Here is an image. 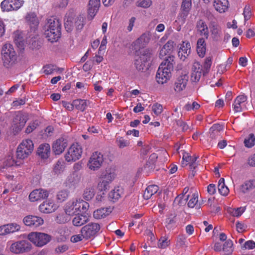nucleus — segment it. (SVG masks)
Segmentation results:
<instances>
[{
	"mask_svg": "<svg viewBox=\"0 0 255 255\" xmlns=\"http://www.w3.org/2000/svg\"><path fill=\"white\" fill-rule=\"evenodd\" d=\"M152 59V53L149 49H145L140 56L136 59L135 65L136 69L141 72L147 71L150 66Z\"/></svg>",
	"mask_w": 255,
	"mask_h": 255,
	"instance_id": "39448f33",
	"label": "nucleus"
},
{
	"mask_svg": "<svg viewBox=\"0 0 255 255\" xmlns=\"http://www.w3.org/2000/svg\"><path fill=\"white\" fill-rule=\"evenodd\" d=\"M95 194V189L93 187L87 188L84 192L83 198L84 199L89 201L94 196Z\"/></svg>",
	"mask_w": 255,
	"mask_h": 255,
	"instance_id": "3c124183",
	"label": "nucleus"
},
{
	"mask_svg": "<svg viewBox=\"0 0 255 255\" xmlns=\"http://www.w3.org/2000/svg\"><path fill=\"white\" fill-rule=\"evenodd\" d=\"M1 55L3 65L5 68H10L16 64L17 55L11 44L6 43L2 46Z\"/></svg>",
	"mask_w": 255,
	"mask_h": 255,
	"instance_id": "7ed1b4c3",
	"label": "nucleus"
},
{
	"mask_svg": "<svg viewBox=\"0 0 255 255\" xmlns=\"http://www.w3.org/2000/svg\"><path fill=\"white\" fill-rule=\"evenodd\" d=\"M233 243L231 240H228L224 244L223 246V251L226 252H229L230 254L233 251Z\"/></svg>",
	"mask_w": 255,
	"mask_h": 255,
	"instance_id": "13d9d810",
	"label": "nucleus"
},
{
	"mask_svg": "<svg viewBox=\"0 0 255 255\" xmlns=\"http://www.w3.org/2000/svg\"><path fill=\"white\" fill-rule=\"evenodd\" d=\"M137 3L138 6L146 8L151 5L152 1L151 0H139Z\"/></svg>",
	"mask_w": 255,
	"mask_h": 255,
	"instance_id": "052dcab7",
	"label": "nucleus"
},
{
	"mask_svg": "<svg viewBox=\"0 0 255 255\" xmlns=\"http://www.w3.org/2000/svg\"><path fill=\"white\" fill-rule=\"evenodd\" d=\"M100 0H90L88 4V18L92 19L98 12Z\"/></svg>",
	"mask_w": 255,
	"mask_h": 255,
	"instance_id": "5701e85b",
	"label": "nucleus"
},
{
	"mask_svg": "<svg viewBox=\"0 0 255 255\" xmlns=\"http://www.w3.org/2000/svg\"><path fill=\"white\" fill-rule=\"evenodd\" d=\"M197 52L200 57L204 56L206 52V44L203 38H199L197 42Z\"/></svg>",
	"mask_w": 255,
	"mask_h": 255,
	"instance_id": "c9c22d12",
	"label": "nucleus"
},
{
	"mask_svg": "<svg viewBox=\"0 0 255 255\" xmlns=\"http://www.w3.org/2000/svg\"><path fill=\"white\" fill-rule=\"evenodd\" d=\"M243 14L245 21H247L251 18L252 12L251 7L249 6H246L245 7Z\"/></svg>",
	"mask_w": 255,
	"mask_h": 255,
	"instance_id": "0e129e2a",
	"label": "nucleus"
},
{
	"mask_svg": "<svg viewBox=\"0 0 255 255\" xmlns=\"http://www.w3.org/2000/svg\"><path fill=\"white\" fill-rule=\"evenodd\" d=\"M28 239L36 246L42 247L52 240V236L41 232H31L28 235Z\"/></svg>",
	"mask_w": 255,
	"mask_h": 255,
	"instance_id": "423d86ee",
	"label": "nucleus"
},
{
	"mask_svg": "<svg viewBox=\"0 0 255 255\" xmlns=\"http://www.w3.org/2000/svg\"><path fill=\"white\" fill-rule=\"evenodd\" d=\"M189 198V195L184 196L183 194H180L176 197L174 200V203L177 204L180 206L185 205L187 202V200Z\"/></svg>",
	"mask_w": 255,
	"mask_h": 255,
	"instance_id": "5fc2aeb1",
	"label": "nucleus"
},
{
	"mask_svg": "<svg viewBox=\"0 0 255 255\" xmlns=\"http://www.w3.org/2000/svg\"><path fill=\"white\" fill-rule=\"evenodd\" d=\"M203 73L202 65L198 62L194 63L191 74V80L193 82L199 81Z\"/></svg>",
	"mask_w": 255,
	"mask_h": 255,
	"instance_id": "2eb2a0df",
	"label": "nucleus"
},
{
	"mask_svg": "<svg viewBox=\"0 0 255 255\" xmlns=\"http://www.w3.org/2000/svg\"><path fill=\"white\" fill-rule=\"evenodd\" d=\"M211 36L215 41H220L222 37L221 27L215 23H212L210 26Z\"/></svg>",
	"mask_w": 255,
	"mask_h": 255,
	"instance_id": "412c9836",
	"label": "nucleus"
},
{
	"mask_svg": "<svg viewBox=\"0 0 255 255\" xmlns=\"http://www.w3.org/2000/svg\"><path fill=\"white\" fill-rule=\"evenodd\" d=\"M64 26L68 32H71L75 26L74 20V13L72 12H69L65 15L64 18Z\"/></svg>",
	"mask_w": 255,
	"mask_h": 255,
	"instance_id": "bb28decb",
	"label": "nucleus"
},
{
	"mask_svg": "<svg viewBox=\"0 0 255 255\" xmlns=\"http://www.w3.org/2000/svg\"><path fill=\"white\" fill-rule=\"evenodd\" d=\"M191 52L190 44L188 42H183L178 51V56L181 60L184 61Z\"/></svg>",
	"mask_w": 255,
	"mask_h": 255,
	"instance_id": "b1692460",
	"label": "nucleus"
},
{
	"mask_svg": "<svg viewBox=\"0 0 255 255\" xmlns=\"http://www.w3.org/2000/svg\"><path fill=\"white\" fill-rule=\"evenodd\" d=\"M247 97L245 95H239L236 97L233 104L234 111L235 112H241L247 109L246 102Z\"/></svg>",
	"mask_w": 255,
	"mask_h": 255,
	"instance_id": "f8f14e48",
	"label": "nucleus"
},
{
	"mask_svg": "<svg viewBox=\"0 0 255 255\" xmlns=\"http://www.w3.org/2000/svg\"><path fill=\"white\" fill-rule=\"evenodd\" d=\"M192 5L191 0H182L181 8L184 16H186L191 8Z\"/></svg>",
	"mask_w": 255,
	"mask_h": 255,
	"instance_id": "de8ad7c7",
	"label": "nucleus"
},
{
	"mask_svg": "<svg viewBox=\"0 0 255 255\" xmlns=\"http://www.w3.org/2000/svg\"><path fill=\"white\" fill-rule=\"evenodd\" d=\"M69 191L66 189H63L59 191L56 195L57 202L61 203L65 201L69 195Z\"/></svg>",
	"mask_w": 255,
	"mask_h": 255,
	"instance_id": "a18cd8bd",
	"label": "nucleus"
},
{
	"mask_svg": "<svg viewBox=\"0 0 255 255\" xmlns=\"http://www.w3.org/2000/svg\"><path fill=\"white\" fill-rule=\"evenodd\" d=\"M116 142L118 147L120 148H124L127 145V140L123 137L118 136Z\"/></svg>",
	"mask_w": 255,
	"mask_h": 255,
	"instance_id": "e2e57ef3",
	"label": "nucleus"
},
{
	"mask_svg": "<svg viewBox=\"0 0 255 255\" xmlns=\"http://www.w3.org/2000/svg\"><path fill=\"white\" fill-rule=\"evenodd\" d=\"M14 164L16 166L19 165V164L17 163V161H15L12 157H9L3 161L2 165L0 166V169L1 170H2L4 169H7L8 167H11Z\"/></svg>",
	"mask_w": 255,
	"mask_h": 255,
	"instance_id": "09e8293b",
	"label": "nucleus"
},
{
	"mask_svg": "<svg viewBox=\"0 0 255 255\" xmlns=\"http://www.w3.org/2000/svg\"><path fill=\"white\" fill-rule=\"evenodd\" d=\"M149 32L143 33L135 42V49H138L144 47L149 43L150 39Z\"/></svg>",
	"mask_w": 255,
	"mask_h": 255,
	"instance_id": "aec40b11",
	"label": "nucleus"
},
{
	"mask_svg": "<svg viewBox=\"0 0 255 255\" xmlns=\"http://www.w3.org/2000/svg\"><path fill=\"white\" fill-rule=\"evenodd\" d=\"M44 73L46 75L52 74L55 71L60 70L62 72L63 70L62 68L57 69L56 66L54 65L47 64L43 67Z\"/></svg>",
	"mask_w": 255,
	"mask_h": 255,
	"instance_id": "603ef678",
	"label": "nucleus"
},
{
	"mask_svg": "<svg viewBox=\"0 0 255 255\" xmlns=\"http://www.w3.org/2000/svg\"><path fill=\"white\" fill-rule=\"evenodd\" d=\"M243 247L245 249L252 250L255 248V242L252 240L246 242Z\"/></svg>",
	"mask_w": 255,
	"mask_h": 255,
	"instance_id": "774afa93",
	"label": "nucleus"
},
{
	"mask_svg": "<svg viewBox=\"0 0 255 255\" xmlns=\"http://www.w3.org/2000/svg\"><path fill=\"white\" fill-rule=\"evenodd\" d=\"M100 228L99 224L91 223L82 228L81 233L82 234L84 239L88 240L96 236Z\"/></svg>",
	"mask_w": 255,
	"mask_h": 255,
	"instance_id": "1a4fd4ad",
	"label": "nucleus"
},
{
	"mask_svg": "<svg viewBox=\"0 0 255 255\" xmlns=\"http://www.w3.org/2000/svg\"><path fill=\"white\" fill-rule=\"evenodd\" d=\"M12 10H17L23 5V0H9Z\"/></svg>",
	"mask_w": 255,
	"mask_h": 255,
	"instance_id": "6e6d98bb",
	"label": "nucleus"
},
{
	"mask_svg": "<svg viewBox=\"0 0 255 255\" xmlns=\"http://www.w3.org/2000/svg\"><path fill=\"white\" fill-rule=\"evenodd\" d=\"M28 120L27 114L21 112H18L13 120V123L16 126V128L21 130L24 126Z\"/></svg>",
	"mask_w": 255,
	"mask_h": 255,
	"instance_id": "6ab92c4d",
	"label": "nucleus"
},
{
	"mask_svg": "<svg viewBox=\"0 0 255 255\" xmlns=\"http://www.w3.org/2000/svg\"><path fill=\"white\" fill-rule=\"evenodd\" d=\"M77 203V200L70 201L66 204L64 210L66 215L72 216L79 214L80 205Z\"/></svg>",
	"mask_w": 255,
	"mask_h": 255,
	"instance_id": "4468645a",
	"label": "nucleus"
},
{
	"mask_svg": "<svg viewBox=\"0 0 255 255\" xmlns=\"http://www.w3.org/2000/svg\"><path fill=\"white\" fill-rule=\"evenodd\" d=\"M175 63L174 57L169 56L160 64L156 74V80L158 84H163L169 80Z\"/></svg>",
	"mask_w": 255,
	"mask_h": 255,
	"instance_id": "f257e3e1",
	"label": "nucleus"
},
{
	"mask_svg": "<svg viewBox=\"0 0 255 255\" xmlns=\"http://www.w3.org/2000/svg\"><path fill=\"white\" fill-rule=\"evenodd\" d=\"M246 207H241L237 208L230 209L228 212L233 216L239 217L245 211Z\"/></svg>",
	"mask_w": 255,
	"mask_h": 255,
	"instance_id": "8fccbe9b",
	"label": "nucleus"
},
{
	"mask_svg": "<svg viewBox=\"0 0 255 255\" xmlns=\"http://www.w3.org/2000/svg\"><path fill=\"white\" fill-rule=\"evenodd\" d=\"M64 162L62 160H59L54 165L53 171L55 174L61 173L64 169Z\"/></svg>",
	"mask_w": 255,
	"mask_h": 255,
	"instance_id": "864d4df0",
	"label": "nucleus"
},
{
	"mask_svg": "<svg viewBox=\"0 0 255 255\" xmlns=\"http://www.w3.org/2000/svg\"><path fill=\"white\" fill-rule=\"evenodd\" d=\"M122 193L123 191L120 189V187H118L117 189H115L109 193V198L110 200L114 202L121 197Z\"/></svg>",
	"mask_w": 255,
	"mask_h": 255,
	"instance_id": "37998d69",
	"label": "nucleus"
},
{
	"mask_svg": "<svg viewBox=\"0 0 255 255\" xmlns=\"http://www.w3.org/2000/svg\"><path fill=\"white\" fill-rule=\"evenodd\" d=\"M198 158V156H189L188 153H185L183 155L182 165V166H184L189 164L191 166V168L193 167V168L195 169V162Z\"/></svg>",
	"mask_w": 255,
	"mask_h": 255,
	"instance_id": "2f4dec72",
	"label": "nucleus"
},
{
	"mask_svg": "<svg viewBox=\"0 0 255 255\" xmlns=\"http://www.w3.org/2000/svg\"><path fill=\"white\" fill-rule=\"evenodd\" d=\"M57 209L56 205L53 202L49 201H45L40 205L39 209L41 212L43 213H50L53 212Z\"/></svg>",
	"mask_w": 255,
	"mask_h": 255,
	"instance_id": "a878e982",
	"label": "nucleus"
},
{
	"mask_svg": "<svg viewBox=\"0 0 255 255\" xmlns=\"http://www.w3.org/2000/svg\"><path fill=\"white\" fill-rule=\"evenodd\" d=\"M23 222L26 226L37 227L43 224V220L38 216L28 215L23 218Z\"/></svg>",
	"mask_w": 255,
	"mask_h": 255,
	"instance_id": "ddd939ff",
	"label": "nucleus"
},
{
	"mask_svg": "<svg viewBox=\"0 0 255 255\" xmlns=\"http://www.w3.org/2000/svg\"><path fill=\"white\" fill-rule=\"evenodd\" d=\"M103 161V155L100 152H95L89 160V168L93 170H97L101 167Z\"/></svg>",
	"mask_w": 255,
	"mask_h": 255,
	"instance_id": "9b49d317",
	"label": "nucleus"
},
{
	"mask_svg": "<svg viewBox=\"0 0 255 255\" xmlns=\"http://www.w3.org/2000/svg\"><path fill=\"white\" fill-rule=\"evenodd\" d=\"M173 48V42L168 41L162 48L160 51V56L163 57L167 54H170Z\"/></svg>",
	"mask_w": 255,
	"mask_h": 255,
	"instance_id": "79ce46f5",
	"label": "nucleus"
},
{
	"mask_svg": "<svg viewBox=\"0 0 255 255\" xmlns=\"http://www.w3.org/2000/svg\"><path fill=\"white\" fill-rule=\"evenodd\" d=\"M170 243V241L166 237H162L158 242V247L161 249H165Z\"/></svg>",
	"mask_w": 255,
	"mask_h": 255,
	"instance_id": "4d7b16f0",
	"label": "nucleus"
},
{
	"mask_svg": "<svg viewBox=\"0 0 255 255\" xmlns=\"http://www.w3.org/2000/svg\"><path fill=\"white\" fill-rule=\"evenodd\" d=\"M152 111L156 115H160L162 112V106L159 104H155L152 106Z\"/></svg>",
	"mask_w": 255,
	"mask_h": 255,
	"instance_id": "69168bd1",
	"label": "nucleus"
},
{
	"mask_svg": "<svg viewBox=\"0 0 255 255\" xmlns=\"http://www.w3.org/2000/svg\"><path fill=\"white\" fill-rule=\"evenodd\" d=\"M112 211V209L110 207L101 208L94 212L93 216L95 219H100L109 215Z\"/></svg>",
	"mask_w": 255,
	"mask_h": 255,
	"instance_id": "c756f323",
	"label": "nucleus"
},
{
	"mask_svg": "<svg viewBox=\"0 0 255 255\" xmlns=\"http://www.w3.org/2000/svg\"><path fill=\"white\" fill-rule=\"evenodd\" d=\"M214 6L215 9L220 12H225L229 7L228 0H214Z\"/></svg>",
	"mask_w": 255,
	"mask_h": 255,
	"instance_id": "c85d7f7f",
	"label": "nucleus"
},
{
	"mask_svg": "<svg viewBox=\"0 0 255 255\" xmlns=\"http://www.w3.org/2000/svg\"><path fill=\"white\" fill-rule=\"evenodd\" d=\"M45 28L44 35L51 42L56 41L60 37L61 24L58 19L52 18L48 19Z\"/></svg>",
	"mask_w": 255,
	"mask_h": 255,
	"instance_id": "f03ea898",
	"label": "nucleus"
},
{
	"mask_svg": "<svg viewBox=\"0 0 255 255\" xmlns=\"http://www.w3.org/2000/svg\"><path fill=\"white\" fill-rule=\"evenodd\" d=\"M188 80V76L187 74H181L177 79L175 83L174 90L177 92L183 90L186 87Z\"/></svg>",
	"mask_w": 255,
	"mask_h": 255,
	"instance_id": "4be33fe9",
	"label": "nucleus"
},
{
	"mask_svg": "<svg viewBox=\"0 0 255 255\" xmlns=\"http://www.w3.org/2000/svg\"><path fill=\"white\" fill-rule=\"evenodd\" d=\"M197 31L200 35L207 39L209 36V29L206 23L202 20H199L197 23Z\"/></svg>",
	"mask_w": 255,
	"mask_h": 255,
	"instance_id": "7c9ffc66",
	"label": "nucleus"
},
{
	"mask_svg": "<svg viewBox=\"0 0 255 255\" xmlns=\"http://www.w3.org/2000/svg\"><path fill=\"white\" fill-rule=\"evenodd\" d=\"M82 153L81 146L78 143L73 144L65 155V159L68 162L76 161L80 158Z\"/></svg>",
	"mask_w": 255,
	"mask_h": 255,
	"instance_id": "9d476101",
	"label": "nucleus"
},
{
	"mask_svg": "<svg viewBox=\"0 0 255 255\" xmlns=\"http://www.w3.org/2000/svg\"><path fill=\"white\" fill-rule=\"evenodd\" d=\"M218 191L219 193L223 195L226 196L228 194L229 190L227 186L225 184L224 179L221 178L218 182Z\"/></svg>",
	"mask_w": 255,
	"mask_h": 255,
	"instance_id": "c03bdc74",
	"label": "nucleus"
},
{
	"mask_svg": "<svg viewBox=\"0 0 255 255\" xmlns=\"http://www.w3.org/2000/svg\"><path fill=\"white\" fill-rule=\"evenodd\" d=\"M25 18L29 22L31 30L34 32L39 24L36 15L34 12H30L27 14Z\"/></svg>",
	"mask_w": 255,
	"mask_h": 255,
	"instance_id": "cd10ccee",
	"label": "nucleus"
},
{
	"mask_svg": "<svg viewBox=\"0 0 255 255\" xmlns=\"http://www.w3.org/2000/svg\"><path fill=\"white\" fill-rule=\"evenodd\" d=\"M20 226L16 223H10L0 227V235H5L19 231Z\"/></svg>",
	"mask_w": 255,
	"mask_h": 255,
	"instance_id": "a211bd4d",
	"label": "nucleus"
},
{
	"mask_svg": "<svg viewBox=\"0 0 255 255\" xmlns=\"http://www.w3.org/2000/svg\"><path fill=\"white\" fill-rule=\"evenodd\" d=\"M33 148L34 144L31 140H23L17 148V158L19 159H24L27 157L32 153Z\"/></svg>",
	"mask_w": 255,
	"mask_h": 255,
	"instance_id": "0eeeda50",
	"label": "nucleus"
},
{
	"mask_svg": "<svg viewBox=\"0 0 255 255\" xmlns=\"http://www.w3.org/2000/svg\"><path fill=\"white\" fill-rule=\"evenodd\" d=\"M186 237L184 235H179L177 239V245L183 247L185 245Z\"/></svg>",
	"mask_w": 255,
	"mask_h": 255,
	"instance_id": "338daca9",
	"label": "nucleus"
},
{
	"mask_svg": "<svg viewBox=\"0 0 255 255\" xmlns=\"http://www.w3.org/2000/svg\"><path fill=\"white\" fill-rule=\"evenodd\" d=\"M223 125L219 124H214L209 130L210 137L211 138H216L220 136V131L223 130Z\"/></svg>",
	"mask_w": 255,
	"mask_h": 255,
	"instance_id": "473e14b6",
	"label": "nucleus"
},
{
	"mask_svg": "<svg viewBox=\"0 0 255 255\" xmlns=\"http://www.w3.org/2000/svg\"><path fill=\"white\" fill-rule=\"evenodd\" d=\"M0 7L2 11L8 12L12 10L9 0H3L0 3Z\"/></svg>",
	"mask_w": 255,
	"mask_h": 255,
	"instance_id": "bf43d9fd",
	"label": "nucleus"
},
{
	"mask_svg": "<svg viewBox=\"0 0 255 255\" xmlns=\"http://www.w3.org/2000/svg\"><path fill=\"white\" fill-rule=\"evenodd\" d=\"M32 249V245L26 240H20L12 243L9 250L15 254H20L30 252Z\"/></svg>",
	"mask_w": 255,
	"mask_h": 255,
	"instance_id": "6e6552de",
	"label": "nucleus"
},
{
	"mask_svg": "<svg viewBox=\"0 0 255 255\" xmlns=\"http://www.w3.org/2000/svg\"><path fill=\"white\" fill-rule=\"evenodd\" d=\"M48 192L47 190L42 189H35L29 194V199L31 202H34L48 197Z\"/></svg>",
	"mask_w": 255,
	"mask_h": 255,
	"instance_id": "f3484780",
	"label": "nucleus"
},
{
	"mask_svg": "<svg viewBox=\"0 0 255 255\" xmlns=\"http://www.w3.org/2000/svg\"><path fill=\"white\" fill-rule=\"evenodd\" d=\"M77 204L80 205V210L79 211V213H85L89 208V203L83 201V200L81 202H77Z\"/></svg>",
	"mask_w": 255,
	"mask_h": 255,
	"instance_id": "680f3d73",
	"label": "nucleus"
},
{
	"mask_svg": "<svg viewBox=\"0 0 255 255\" xmlns=\"http://www.w3.org/2000/svg\"><path fill=\"white\" fill-rule=\"evenodd\" d=\"M13 41L16 46L20 49H24V40L23 38L18 31L13 33Z\"/></svg>",
	"mask_w": 255,
	"mask_h": 255,
	"instance_id": "4c0bfd02",
	"label": "nucleus"
},
{
	"mask_svg": "<svg viewBox=\"0 0 255 255\" xmlns=\"http://www.w3.org/2000/svg\"><path fill=\"white\" fill-rule=\"evenodd\" d=\"M245 146L247 148H251L255 145V136L253 133H250L247 136L244 141Z\"/></svg>",
	"mask_w": 255,
	"mask_h": 255,
	"instance_id": "49530a36",
	"label": "nucleus"
},
{
	"mask_svg": "<svg viewBox=\"0 0 255 255\" xmlns=\"http://www.w3.org/2000/svg\"><path fill=\"white\" fill-rule=\"evenodd\" d=\"M158 190V187L155 185H151L147 187L143 195L144 199H150L152 195L157 193Z\"/></svg>",
	"mask_w": 255,
	"mask_h": 255,
	"instance_id": "72a5a7b5",
	"label": "nucleus"
},
{
	"mask_svg": "<svg viewBox=\"0 0 255 255\" xmlns=\"http://www.w3.org/2000/svg\"><path fill=\"white\" fill-rule=\"evenodd\" d=\"M73 103L77 110L83 112L89 104V101L85 100L77 99L74 100Z\"/></svg>",
	"mask_w": 255,
	"mask_h": 255,
	"instance_id": "ea45409f",
	"label": "nucleus"
},
{
	"mask_svg": "<svg viewBox=\"0 0 255 255\" xmlns=\"http://www.w3.org/2000/svg\"><path fill=\"white\" fill-rule=\"evenodd\" d=\"M255 188V180L245 181L241 186L240 190L244 193H248Z\"/></svg>",
	"mask_w": 255,
	"mask_h": 255,
	"instance_id": "f704fd0d",
	"label": "nucleus"
},
{
	"mask_svg": "<svg viewBox=\"0 0 255 255\" xmlns=\"http://www.w3.org/2000/svg\"><path fill=\"white\" fill-rule=\"evenodd\" d=\"M88 218L87 215L82 214H77L73 219V224L76 226H80L87 222Z\"/></svg>",
	"mask_w": 255,
	"mask_h": 255,
	"instance_id": "58836bf2",
	"label": "nucleus"
},
{
	"mask_svg": "<svg viewBox=\"0 0 255 255\" xmlns=\"http://www.w3.org/2000/svg\"><path fill=\"white\" fill-rule=\"evenodd\" d=\"M189 201L188 202L187 205L188 207L193 208L196 207V208L199 209L201 206L200 204H198V193H194L191 196L189 195L188 198Z\"/></svg>",
	"mask_w": 255,
	"mask_h": 255,
	"instance_id": "e433bc0d",
	"label": "nucleus"
},
{
	"mask_svg": "<svg viewBox=\"0 0 255 255\" xmlns=\"http://www.w3.org/2000/svg\"><path fill=\"white\" fill-rule=\"evenodd\" d=\"M74 25L77 31H80L85 24V18L81 14H79L76 17H74Z\"/></svg>",
	"mask_w": 255,
	"mask_h": 255,
	"instance_id": "a19ab883",
	"label": "nucleus"
},
{
	"mask_svg": "<svg viewBox=\"0 0 255 255\" xmlns=\"http://www.w3.org/2000/svg\"><path fill=\"white\" fill-rule=\"evenodd\" d=\"M116 169L114 167L106 168L101 172L100 176V181L98 183V188L101 191H106L110 188V184L116 176Z\"/></svg>",
	"mask_w": 255,
	"mask_h": 255,
	"instance_id": "20e7f679",
	"label": "nucleus"
},
{
	"mask_svg": "<svg viewBox=\"0 0 255 255\" xmlns=\"http://www.w3.org/2000/svg\"><path fill=\"white\" fill-rule=\"evenodd\" d=\"M67 140L63 137L57 139L53 144L52 150L55 155H59L67 146Z\"/></svg>",
	"mask_w": 255,
	"mask_h": 255,
	"instance_id": "dca6fc26",
	"label": "nucleus"
},
{
	"mask_svg": "<svg viewBox=\"0 0 255 255\" xmlns=\"http://www.w3.org/2000/svg\"><path fill=\"white\" fill-rule=\"evenodd\" d=\"M37 154L42 159H47L50 153V146L48 143L40 144L37 148Z\"/></svg>",
	"mask_w": 255,
	"mask_h": 255,
	"instance_id": "393cba45",
	"label": "nucleus"
}]
</instances>
